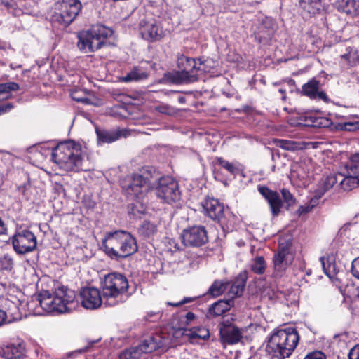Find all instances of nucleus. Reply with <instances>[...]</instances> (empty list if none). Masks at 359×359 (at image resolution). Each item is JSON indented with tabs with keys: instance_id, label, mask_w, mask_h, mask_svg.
Listing matches in <instances>:
<instances>
[{
	"instance_id": "1",
	"label": "nucleus",
	"mask_w": 359,
	"mask_h": 359,
	"mask_svg": "<svg viewBox=\"0 0 359 359\" xmlns=\"http://www.w3.org/2000/svg\"><path fill=\"white\" fill-rule=\"evenodd\" d=\"M101 249L111 259L119 261L136 252L137 245L129 232L119 230L105 233Z\"/></svg>"
},
{
	"instance_id": "2",
	"label": "nucleus",
	"mask_w": 359,
	"mask_h": 359,
	"mask_svg": "<svg viewBox=\"0 0 359 359\" xmlns=\"http://www.w3.org/2000/svg\"><path fill=\"white\" fill-rule=\"evenodd\" d=\"M299 339V334L294 328L277 330L269 339L266 351L272 358L284 359L292 354Z\"/></svg>"
},
{
	"instance_id": "3",
	"label": "nucleus",
	"mask_w": 359,
	"mask_h": 359,
	"mask_svg": "<svg viewBox=\"0 0 359 359\" xmlns=\"http://www.w3.org/2000/svg\"><path fill=\"white\" fill-rule=\"evenodd\" d=\"M75 294L64 286L58 287L53 293L43 291L40 293L37 300L41 307L47 312H69L75 306Z\"/></svg>"
},
{
	"instance_id": "4",
	"label": "nucleus",
	"mask_w": 359,
	"mask_h": 359,
	"mask_svg": "<svg viewBox=\"0 0 359 359\" xmlns=\"http://www.w3.org/2000/svg\"><path fill=\"white\" fill-rule=\"evenodd\" d=\"M81 150L73 141L60 142L52 151V160L65 171L82 170Z\"/></svg>"
},
{
	"instance_id": "5",
	"label": "nucleus",
	"mask_w": 359,
	"mask_h": 359,
	"mask_svg": "<svg viewBox=\"0 0 359 359\" xmlns=\"http://www.w3.org/2000/svg\"><path fill=\"white\" fill-rule=\"evenodd\" d=\"M199 64L196 59L188 57L181 55L177 59L178 71L170 72L165 74L168 82L174 84H189L198 80L199 74L205 72L202 68L203 62L198 60Z\"/></svg>"
},
{
	"instance_id": "6",
	"label": "nucleus",
	"mask_w": 359,
	"mask_h": 359,
	"mask_svg": "<svg viewBox=\"0 0 359 359\" xmlns=\"http://www.w3.org/2000/svg\"><path fill=\"white\" fill-rule=\"evenodd\" d=\"M157 180V172L153 168L134 174L128 181L122 182V188L126 194L140 201L146 196L149 189Z\"/></svg>"
},
{
	"instance_id": "7",
	"label": "nucleus",
	"mask_w": 359,
	"mask_h": 359,
	"mask_svg": "<svg viewBox=\"0 0 359 359\" xmlns=\"http://www.w3.org/2000/svg\"><path fill=\"white\" fill-rule=\"evenodd\" d=\"M111 29L102 25L93 26L89 30H83L77 34V47L83 53H91L100 49L111 36Z\"/></svg>"
},
{
	"instance_id": "8",
	"label": "nucleus",
	"mask_w": 359,
	"mask_h": 359,
	"mask_svg": "<svg viewBox=\"0 0 359 359\" xmlns=\"http://www.w3.org/2000/svg\"><path fill=\"white\" fill-rule=\"evenodd\" d=\"M129 283L126 276L120 273H110L101 282L102 297L109 306L121 302L122 294L128 291Z\"/></svg>"
},
{
	"instance_id": "9",
	"label": "nucleus",
	"mask_w": 359,
	"mask_h": 359,
	"mask_svg": "<svg viewBox=\"0 0 359 359\" xmlns=\"http://www.w3.org/2000/svg\"><path fill=\"white\" fill-rule=\"evenodd\" d=\"M82 8L80 0H58L54 4L51 20L67 27L75 20Z\"/></svg>"
},
{
	"instance_id": "10",
	"label": "nucleus",
	"mask_w": 359,
	"mask_h": 359,
	"mask_svg": "<svg viewBox=\"0 0 359 359\" xmlns=\"http://www.w3.org/2000/svg\"><path fill=\"white\" fill-rule=\"evenodd\" d=\"M155 187V194L164 203H170L180 199V191L177 182L170 176L158 177Z\"/></svg>"
},
{
	"instance_id": "11",
	"label": "nucleus",
	"mask_w": 359,
	"mask_h": 359,
	"mask_svg": "<svg viewBox=\"0 0 359 359\" xmlns=\"http://www.w3.org/2000/svg\"><path fill=\"white\" fill-rule=\"evenodd\" d=\"M14 250L19 255H24L34 250L37 241L35 235L29 230L22 229L17 231L12 237Z\"/></svg>"
},
{
	"instance_id": "12",
	"label": "nucleus",
	"mask_w": 359,
	"mask_h": 359,
	"mask_svg": "<svg viewBox=\"0 0 359 359\" xmlns=\"http://www.w3.org/2000/svg\"><path fill=\"white\" fill-rule=\"evenodd\" d=\"M183 243L189 247H201L208 241V233L204 226H193L183 230Z\"/></svg>"
},
{
	"instance_id": "13",
	"label": "nucleus",
	"mask_w": 359,
	"mask_h": 359,
	"mask_svg": "<svg viewBox=\"0 0 359 359\" xmlns=\"http://www.w3.org/2000/svg\"><path fill=\"white\" fill-rule=\"evenodd\" d=\"M219 326L220 339L222 344H236L243 338V330L234 324L229 321H224Z\"/></svg>"
},
{
	"instance_id": "14",
	"label": "nucleus",
	"mask_w": 359,
	"mask_h": 359,
	"mask_svg": "<svg viewBox=\"0 0 359 359\" xmlns=\"http://www.w3.org/2000/svg\"><path fill=\"white\" fill-rule=\"evenodd\" d=\"M81 305L86 309H96L102 302V298L99 290L95 287H84L79 294Z\"/></svg>"
},
{
	"instance_id": "15",
	"label": "nucleus",
	"mask_w": 359,
	"mask_h": 359,
	"mask_svg": "<svg viewBox=\"0 0 359 359\" xmlns=\"http://www.w3.org/2000/svg\"><path fill=\"white\" fill-rule=\"evenodd\" d=\"M345 168L346 175L338 174L339 182L337 187L348 191L359 186V170L351 165H346Z\"/></svg>"
},
{
	"instance_id": "16",
	"label": "nucleus",
	"mask_w": 359,
	"mask_h": 359,
	"mask_svg": "<svg viewBox=\"0 0 359 359\" xmlns=\"http://www.w3.org/2000/svg\"><path fill=\"white\" fill-rule=\"evenodd\" d=\"M140 32L142 37L149 41H158L163 36V29L155 20H141Z\"/></svg>"
},
{
	"instance_id": "17",
	"label": "nucleus",
	"mask_w": 359,
	"mask_h": 359,
	"mask_svg": "<svg viewBox=\"0 0 359 359\" xmlns=\"http://www.w3.org/2000/svg\"><path fill=\"white\" fill-rule=\"evenodd\" d=\"M205 214L212 220L220 222L224 215V206L217 199L208 198L203 203Z\"/></svg>"
},
{
	"instance_id": "18",
	"label": "nucleus",
	"mask_w": 359,
	"mask_h": 359,
	"mask_svg": "<svg viewBox=\"0 0 359 359\" xmlns=\"http://www.w3.org/2000/svg\"><path fill=\"white\" fill-rule=\"evenodd\" d=\"M259 193L267 200L273 215L276 216L280 212L282 201L279 194L266 187H259Z\"/></svg>"
},
{
	"instance_id": "19",
	"label": "nucleus",
	"mask_w": 359,
	"mask_h": 359,
	"mask_svg": "<svg viewBox=\"0 0 359 359\" xmlns=\"http://www.w3.org/2000/svg\"><path fill=\"white\" fill-rule=\"evenodd\" d=\"M95 131L99 143H111L122 136L126 137L130 135L126 129L106 130L96 128Z\"/></svg>"
},
{
	"instance_id": "20",
	"label": "nucleus",
	"mask_w": 359,
	"mask_h": 359,
	"mask_svg": "<svg viewBox=\"0 0 359 359\" xmlns=\"http://www.w3.org/2000/svg\"><path fill=\"white\" fill-rule=\"evenodd\" d=\"M25 354V346L22 342L8 344L1 350V355L6 359H21Z\"/></svg>"
},
{
	"instance_id": "21",
	"label": "nucleus",
	"mask_w": 359,
	"mask_h": 359,
	"mask_svg": "<svg viewBox=\"0 0 359 359\" xmlns=\"http://www.w3.org/2000/svg\"><path fill=\"white\" fill-rule=\"evenodd\" d=\"M320 262L325 274L330 279H337L339 269L335 262V257L333 254H328L320 257Z\"/></svg>"
},
{
	"instance_id": "22",
	"label": "nucleus",
	"mask_w": 359,
	"mask_h": 359,
	"mask_svg": "<svg viewBox=\"0 0 359 359\" xmlns=\"http://www.w3.org/2000/svg\"><path fill=\"white\" fill-rule=\"evenodd\" d=\"M339 182L338 174H331L323 177L318 182L317 188L315 191L316 197L321 198L326 191L332 188L334 185L337 187Z\"/></svg>"
},
{
	"instance_id": "23",
	"label": "nucleus",
	"mask_w": 359,
	"mask_h": 359,
	"mask_svg": "<svg viewBox=\"0 0 359 359\" xmlns=\"http://www.w3.org/2000/svg\"><path fill=\"white\" fill-rule=\"evenodd\" d=\"M285 250L278 252L273 258V267L276 275L281 276L287 266L292 263V257L287 256Z\"/></svg>"
},
{
	"instance_id": "24",
	"label": "nucleus",
	"mask_w": 359,
	"mask_h": 359,
	"mask_svg": "<svg viewBox=\"0 0 359 359\" xmlns=\"http://www.w3.org/2000/svg\"><path fill=\"white\" fill-rule=\"evenodd\" d=\"M184 332H182V335L186 336L191 341L196 339H208L210 337L208 329L205 327H194L191 329H185Z\"/></svg>"
},
{
	"instance_id": "25",
	"label": "nucleus",
	"mask_w": 359,
	"mask_h": 359,
	"mask_svg": "<svg viewBox=\"0 0 359 359\" xmlns=\"http://www.w3.org/2000/svg\"><path fill=\"white\" fill-rule=\"evenodd\" d=\"M233 305V300L232 299H220L213 304L209 311L210 313L215 316H219L230 310Z\"/></svg>"
},
{
	"instance_id": "26",
	"label": "nucleus",
	"mask_w": 359,
	"mask_h": 359,
	"mask_svg": "<svg viewBox=\"0 0 359 359\" xmlns=\"http://www.w3.org/2000/svg\"><path fill=\"white\" fill-rule=\"evenodd\" d=\"M275 143L277 147L291 151L302 150L306 148V143L304 142H298L288 140H276Z\"/></svg>"
},
{
	"instance_id": "27",
	"label": "nucleus",
	"mask_w": 359,
	"mask_h": 359,
	"mask_svg": "<svg viewBox=\"0 0 359 359\" xmlns=\"http://www.w3.org/2000/svg\"><path fill=\"white\" fill-rule=\"evenodd\" d=\"M136 347L138 348L140 355H142V353H149L156 350L160 347V345L154 337H149Z\"/></svg>"
},
{
	"instance_id": "28",
	"label": "nucleus",
	"mask_w": 359,
	"mask_h": 359,
	"mask_svg": "<svg viewBox=\"0 0 359 359\" xmlns=\"http://www.w3.org/2000/svg\"><path fill=\"white\" fill-rule=\"evenodd\" d=\"M300 6L309 14H316L321 7L320 0H300Z\"/></svg>"
},
{
	"instance_id": "29",
	"label": "nucleus",
	"mask_w": 359,
	"mask_h": 359,
	"mask_svg": "<svg viewBox=\"0 0 359 359\" xmlns=\"http://www.w3.org/2000/svg\"><path fill=\"white\" fill-rule=\"evenodd\" d=\"M147 76L148 74L139 68H134L125 76H123L121 80L124 82L139 81L146 79Z\"/></svg>"
},
{
	"instance_id": "30",
	"label": "nucleus",
	"mask_w": 359,
	"mask_h": 359,
	"mask_svg": "<svg viewBox=\"0 0 359 359\" xmlns=\"http://www.w3.org/2000/svg\"><path fill=\"white\" fill-rule=\"evenodd\" d=\"M246 283V277L241 276L232 284L229 293L232 294V298L239 297L242 294Z\"/></svg>"
},
{
	"instance_id": "31",
	"label": "nucleus",
	"mask_w": 359,
	"mask_h": 359,
	"mask_svg": "<svg viewBox=\"0 0 359 359\" xmlns=\"http://www.w3.org/2000/svg\"><path fill=\"white\" fill-rule=\"evenodd\" d=\"M319 81L313 79L303 85L302 93L311 99L315 98V94L319 90Z\"/></svg>"
},
{
	"instance_id": "32",
	"label": "nucleus",
	"mask_w": 359,
	"mask_h": 359,
	"mask_svg": "<svg viewBox=\"0 0 359 359\" xmlns=\"http://www.w3.org/2000/svg\"><path fill=\"white\" fill-rule=\"evenodd\" d=\"M216 162L231 175L236 176L239 172V168L236 163L229 162L222 157H217L216 158Z\"/></svg>"
},
{
	"instance_id": "33",
	"label": "nucleus",
	"mask_w": 359,
	"mask_h": 359,
	"mask_svg": "<svg viewBox=\"0 0 359 359\" xmlns=\"http://www.w3.org/2000/svg\"><path fill=\"white\" fill-rule=\"evenodd\" d=\"M266 263L262 256L255 257L252 260L250 269L255 273L261 275L265 272Z\"/></svg>"
},
{
	"instance_id": "34",
	"label": "nucleus",
	"mask_w": 359,
	"mask_h": 359,
	"mask_svg": "<svg viewBox=\"0 0 359 359\" xmlns=\"http://www.w3.org/2000/svg\"><path fill=\"white\" fill-rule=\"evenodd\" d=\"M347 53L341 55V58L344 60L348 66L353 67L359 63V56L358 52L351 48L346 49Z\"/></svg>"
},
{
	"instance_id": "35",
	"label": "nucleus",
	"mask_w": 359,
	"mask_h": 359,
	"mask_svg": "<svg viewBox=\"0 0 359 359\" xmlns=\"http://www.w3.org/2000/svg\"><path fill=\"white\" fill-rule=\"evenodd\" d=\"M226 289V283L215 280L210 287L208 293L212 297H218L222 294Z\"/></svg>"
},
{
	"instance_id": "36",
	"label": "nucleus",
	"mask_w": 359,
	"mask_h": 359,
	"mask_svg": "<svg viewBox=\"0 0 359 359\" xmlns=\"http://www.w3.org/2000/svg\"><path fill=\"white\" fill-rule=\"evenodd\" d=\"M157 231V226L149 221H144L139 228V232L144 236H150Z\"/></svg>"
},
{
	"instance_id": "37",
	"label": "nucleus",
	"mask_w": 359,
	"mask_h": 359,
	"mask_svg": "<svg viewBox=\"0 0 359 359\" xmlns=\"http://www.w3.org/2000/svg\"><path fill=\"white\" fill-rule=\"evenodd\" d=\"M196 319V315L192 312H188L184 316L180 317V327L175 332L176 334H178L181 331L184 332V330L187 329V327L190 325L191 323Z\"/></svg>"
},
{
	"instance_id": "38",
	"label": "nucleus",
	"mask_w": 359,
	"mask_h": 359,
	"mask_svg": "<svg viewBox=\"0 0 359 359\" xmlns=\"http://www.w3.org/2000/svg\"><path fill=\"white\" fill-rule=\"evenodd\" d=\"M141 356L136 346L131 347L120 354V359H139Z\"/></svg>"
},
{
	"instance_id": "39",
	"label": "nucleus",
	"mask_w": 359,
	"mask_h": 359,
	"mask_svg": "<svg viewBox=\"0 0 359 359\" xmlns=\"http://www.w3.org/2000/svg\"><path fill=\"white\" fill-rule=\"evenodd\" d=\"M19 89L20 86L15 82L0 83V95L9 94L12 91H16Z\"/></svg>"
},
{
	"instance_id": "40",
	"label": "nucleus",
	"mask_w": 359,
	"mask_h": 359,
	"mask_svg": "<svg viewBox=\"0 0 359 359\" xmlns=\"http://www.w3.org/2000/svg\"><path fill=\"white\" fill-rule=\"evenodd\" d=\"M13 266V260L8 255L0 257V270L11 271Z\"/></svg>"
},
{
	"instance_id": "41",
	"label": "nucleus",
	"mask_w": 359,
	"mask_h": 359,
	"mask_svg": "<svg viewBox=\"0 0 359 359\" xmlns=\"http://www.w3.org/2000/svg\"><path fill=\"white\" fill-rule=\"evenodd\" d=\"M283 201L287 204V207L293 206L296 203V199L294 196L286 189L281 190Z\"/></svg>"
},
{
	"instance_id": "42",
	"label": "nucleus",
	"mask_w": 359,
	"mask_h": 359,
	"mask_svg": "<svg viewBox=\"0 0 359 359\" xmlns=\"http://www.w3.org/2000/svg\"><path fill=\"white\" fill-rule=\"evenodd\" d=\"M359 5V2L356 0H348L346 1V7L348 9L346 11V13H357L358 8L357 6Z\"/></svg>"
},
{
	"instance_id": "43",
	"label": "nucleus",
	"mask_w": 359,
	"mask_h": 359,
	"mask_svg": "<svg viewBox=\"0 0 359 359\" xmlns=\"http://www.w3.org/2000/svg\"><path fill=\"white\" fill-rule=\"evenodd\" d=\"M351 273L353 276L359 279V257L352 262Z\"/></svg>"
},
{
	"instance_id": "44",
	"label": "nucleus",
	"mask_w": 359,
	"mask_h": 359,
	"mask_svg": "<svg viewBox=\"0 0 359 359\" xmlns=\"http://www.w3.org/2000/svg\"><path fill=\"white\" fill-rule=\"evenodd\" d=\"M304 359H326V356L321 351H316L307 354Z\"/></svg>"
},
{
	"instance_id": "45",
	"label": "nucleus",
	"mask_w": 359,
	"mask_h": 359,
	"mask_svg": "<svg viewBox=\"0 0 359 359\" xmlns=\"http://www.w3.org/2000/svg\"><path fill=\"white\" fill-rule=\"evenodd\" d=\"M292 245V243L289 241H287L285 243H282L280 242L279 243V246H278V252H280L282 250H285V254L287 256H292L290 254V248Z\"/></svg>"
},
{
	"instance_id": "46",
	"label": "nucleus",
	"mask_w": 359,
	"mask_h": 359,
	"mask_svg": "<svg viewBox=\"0 0 359 359\" xmlns=\"http://www.w3.org/2000/svg\"><path fill=\"white\" fill-rule=\"evenodd\" d=\"M348 359H359V344L354 346L348 355Z\"/></svg>"
},
{
	"instance_id": "47",
	"label": "nucleus",
	"mask_w": 359,
	"mask_h": 359,
	"mask_svg": "<svg viewBox=\"0 0 359 359\" xmlns=\"http://www.w3.org/2000/svg\"><path fill=\"white\" fill-rule=\"evenodd\" d=\"M346 165H353L359 170V151L351 156L349 162Z\"/></svg>"
},
{
	"instance_id": "48",
	"label": "nucleus",
	"mask_w": 359,
	"mask_h": 359,
	"mask_svg": "<svg viewBox=\"0 0 359 359\" xmlns=\"http://www.w3.org/2000/svg\"><path fill=\"white\" fill-rule=\"evenodd\" d=\"M314 99L321 100L325 102H329V101H330L326 93L323 91H319V90H318L317 93H316Z\"/></svg>"
},
{
	"instance_id": "49",
	"label": "nucleus",
	"mask_w": 359,
	"mask_h": 359,
	"mask_svg": "<svg viewBox=\"0 0 359 359\" xmlns=\"http://www.w3.org/2000/svg\"><path fill=\"white\" fill-rule=\"evenodd\" d=\"M0 7L10 9L13 7V0H0Z\"/></svg>"
},
{
	"instance_id": "50",
	"label": "nucleus",
	"mask_w": 359,
	"mask_h": 359,
	"mask_svg": "<svg viewBox=\"0 0 359 359\" xmlns=\"http://www.w3.org/2000/svg\"><path fill=\"white\" fill-rule=\"evenodd\" d=\"M77 94H78V92H74L72 93V97L76 100L77 102H83V103H88L89 102V99L87 98V97H77Z\"/></svg>"
},
{
	"instance_id": "51",
	"label": "nucleus",
	"mask_w": 359,
	"mask_h": 359,
	"mask_svg": "<svg viewBox=\"0 0 359 359\" xmlns=\"http://www.w3.org/2000/svg\"><path fill=\"white\" fill-rule=\"evenodd\" d=\"M311 210L310 206H300L297 210V213L301 215L302 214L309 212Z\"/></svg>"
},
{
	"instance_id": "52",
	"label": "nucleus",
	"mask_w": 359,
	"mask_h": 359,
	"mask_svg": "<svg viewBox=\"0 0 359 359\" xmlns=\"http://www.w3.org/2000/svg\"><path fill=\"white\" fill-rule=\"evenodd\" d=\"M6 313L3 310L0 309V326L5 322Z\"/></svg>"
},
{
	"instance_id": "53",
	"label": "nucleus",
	"mask_w": 359,
	"mask_h": 359,
	"mask_svg": "<svg viewBox=\"0 0 359 359\" xmlns=\"http://www.w3.org/2000/svg\"><path fill=\"white\" fill-rule=\"evenodd\" d=\"M27 185L25 184H23V185H20V186H18V191L22 194V195H25L26 194V191H27Z\"/></svg>"
},
{
	"instance_id": "54",
	"label": "nucleus",
	"mask_w": 359,
	"mask_h": 359,
	"mask_svg": "<svg viewBox=\"0 0 359 359\" xmlns=\"http://www.w3.org/2000/svg\"><path fill=\"white\" fill-rule=\"evenodd\" d=\"M6 230V226L1 218L0 217V235L5 233Z\"/></svg>"
},
{
	"instance_id": "55",
	"label": "nucleus",
	"mask_w": 359,
	"mask_h": 359,
	"mask_svg": "<svg viewBox=\"0 0 359 359\" xmlns=\"http://www.w3.org/2000/svg\"><path fill=\"white\" fill-rule=\"evenodd\" d=\"M194 300V298L186 297L183 300H182L181 302H178V305H182V304H187L188 302H192Z\"/></svg>"
},
{
	"instance_id": "56",
	"label": "nucleus",
	"mask_w": 359,
	"mask_h": 359,
	"mask_svg": "<svg viewBox=\"0 0 359 359\" xmlns=\"http://www.w3.org/2000/svg\"><path fill=\"white\" fill-rule=\"evenodd\" d=\"M158 110L160 112L163 113V114L168 113V107L165 106H162V107H158Z\"/></svg>"
},
{
	"instance_id": "57",
	"label": "nucleus",
	"mask_w": 359,
	"mask_h": 359,
	"mask_svg": "<svg viewBox=\"0 0 359 359\" xmlns=\"http://www.w3.org/2000/svg\"><path fill=\"white\" fill-rule=\"evenodd\" d=\"M5 109H6L7 111H10L11 109L13 108V105L11 103L4 104Z\"/></svg>"
},
{
	"instance_id": "58",
	"label": "nucleus",
	"mask_w": 359,
	"mask_h": 359,
	"mask_svg": "<svg viewBox=\"0 0 359 359\" xmlns=\"http://www.w3.org/2000/svg\"><path fill=\"white\" fill-rule=\"evenodd\" d=\"M5 112H7L6 109H5L4 105H0V115Z\"/></svg>"
},
{
	"instance_id": "59",
	"label": "nucleus",
	"mask_w": 359,
	"mask_h": 359,
	"mask_svg": "<svg viewBox=\"0 0 359 359\" xmlns=\"http://www.w3.org/2000/svg\"><path fill=\"white\" fill-rule=\"evenodd\" d=\"M168 305H172V306H180V305H178V302L177 303H170V302H168Z\"/></svg>"
},
{
	"instance_id": "60",
	"label": "nucleus",
	"mask_w": 359,
	"mask_h": 359,
	"mask_svg": "<svg viewBox=\"0 0 359 359\" xmlns=\"http://www.w3.org/2000/svg\"><path fill=\"white\" fill-rule=\"evenodd\" d=\"M184 100H185V99H184V97H180V98H179V101H180V102H182V103H183V102H184Z\"/></svg>"
},
{
	"instance_id": "61",
	"label": "nucleus",
	"mask_w": 359,
	"mask_h": 359,
	"mask_svg": "<svg viewBox=\"0 0 359 359\" xmlns=\"http://www.w3.org/2000/svg\"><path fill=\"white\" fill-rule=\"evenodd\" d=\"M10 97H11V95H6V97H5V99H8V98H10Z\"/></svg>"
},
{
	"instance_id": "62",
	"label": "nucleus",
	"mask_w": 359,
	"mask_h": 359,
	"mask_svg": "<svg viewBox=\"0 0 359 359\" xmlns=\"http://www.w3.org/2000/svg\"><path fill=\"white\" fill-rule=\"evenodd\" d=\"M83 351H83V350H80V351H79L78 352H79V353H81V352H83Z\"/></svg>"
}]
</instances>
